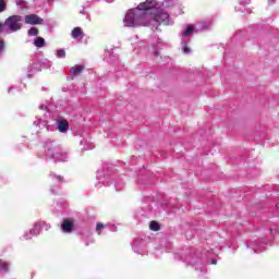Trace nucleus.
Listing matches in <instances>:
<instances>
[{
    "mask_svg": "<svg viewBox=\"0 0 279 279\" xmlns=\"http://www.w3.org/2000/svg\"><path fill=\"white\" fill-rule=\"evenodd\" d=\"M125 27H149V20L145 12L137 9L130 10L123 20Z\"/></svg>",
    "mask_w": 279,
    "mask_h": 279,
    "instance_id": "obj_1",
    "label": "nucleus"
},
{
    "mask_svg": "<svg viewBox=\"0 0 279 279\" xmlns=\"http://www.w3.org/2000/svg\"><path fill=\"white\" fill-rule=\"evenodd\" d=\"M171 19L169 13L160 10L150 14V21H148V27H151L153 32H161L159 29L160 25L167 26L170 25Z\"/></svg>",
    "mask_w": 279,
    "mask_h": 279,
    "instance_id": "obj_2",
    "label": "nucleus"
},
{
    "mask_svg": "<svg viewBox=\"0 0 279 279\" xmlns=\"http://www.w3.org/2000/svg\"><path fill=\"white\" fill-rule=\"evenodd\" d=\"M22 21L23 17L21 15H11L5 20L4 25L10 32H19L23 27Z\"/></svg>",
    "mask_w": 279,
    "mask_h": 279,
    "instance_id": "obj_3",
    "label": "nucleus"
},
{
    "mask_svg": "<svg viewBox=\"0 0 279 279\" xmlns=\"http://www.w3.org/2000/svg\"><path fill=\"white\" fill-rule=\"evenodd\" d=\"M157 5V2L156 0H146L145 2H141L138 5H137V10L140 12H144V14L147 16V13L148 10H154V8H156Z\"/></svg>",
    "mask_w": 279,
    "mask_h": 279,
    "instance_id": "obj_4",
    "label": "nucleus"
},
{
    "mask_svg": "<svg viewBox=\"0 0 279 279\" xmlns=\"http://www.w3.org/2000/svg\"><path fill=\"white\" fill-rule=\"evenodd\" d=\"M26 25H43L44 20L43 17L36 14H28L24 17Z\"/></svg>",
    "mask_w": 279,
    "mask_h": 279,
    "instance_id": "obj_5",
    "label": "nucleus"
},
{
    "mask_svg": "<svg viewBox=\"0 0 279 279\" xmlns=\"http://www.w3.org/2000/svg\"><path fill=\"white\" fill-rule=\"evenodd\" d=\"M61 230L66 234H71V232H73V221L64 219L61 225Z\"/></svg>",
    "mask_w": 279,
    "mask_h": 279,
    "instance_id": "obj_6",
    "label": "nucleus"
},
{
    "mask_svg": "<svg viewBox=\"0 0 279 279\" xmlns=\"http://www.w3.org/2000/svg\"><path fill=\"white\" fill-rule=\"evenodd\" d=\"M84 69H85L84 65L76 64L70 69V75H72V77H77L82 75V73L84 72Z\"/></svg>",
    "mask_w": 279,
    "mask_h": 279,
    "instance_id": "obj_7",
    "label": "nucleus"
},
{
    "mask_svg": "<svg viewBox=\"0 0 279 279\" xmlns=\"http://www.w3.org/2000/svg\"><path fill=\"white\" fill-rule=\"evenodd\" d=\"M58 130L62 134L69 132V121H66V120H59V122H58Z\"/></svg>",
    "mask_w": 279,
    "mask_h": 279,
    "instance_id": "obj_8",
    "label": "nucleus"
},
{
    "mask_svg": "<svg viewBox=\"0 0 279 279\" xmlns=\"http://www.w3.org/2000/svg\"><path fill=\"white\" fill-rule=\"evenodd\" d=\"M72 38L77 40V38H84V31H82V27H74L71 33Z\"/></svg>",
    "mask_w": 279,
    "mask_h": 279,
    "instance_id": "obj_9",
    "label": "nucleus"
},
{
    "mask_svg": "<svg viewBox=\"0 0 279 279\" xmlns=\"http://www.w3.org/2000/svg\"><path fill=\"white\" fill-rule=\"evenodd\" d=\"M149 230H153V232H158L160 230V223L155 220L150 221Z\"/></svg>",
    "mask_w": 279,
    "mask_h": 279,
    "instance_id": "obj_10",
    "label": "nucleus"
},
{
    "mask_svg": "<svg viewBox=\"0 0 279 279\" xmlns=\"http://www.w3.org/2000/svg\"><path fill=\"white\" fill-rule=\"evenodd\" d=\"M34 45L35 47H45V38L43 37H36L35 40H34Z\"/></svg>",
    "mask_w": 279,
    "mask_h": 279,
    "instance_id": "obj_11",
    "label": "nucleus"
},
{
    "mask_svg": "<svg viewBox=\"0 0 279 279\" xmlns=\"http://www.w3.org/2000/svg\"><path fill=\"white\" fill-rule=\"evenodd\" d=\"M194 31H195V28H194L193 26L189 25V26L186 27V29L183 32L184 38H189V36H190L191 34H193Z\"/></svg>",
    "mask_w": 279,
    "mask_h": 279,
    "instance_id": "obj_12",
    "label": "nucleus"
},
{
    "mask_svg": "<svg viewBox=\"0 0 279 279\" xmlns=\"http://www.w3.org/2000/svg\"><path fill=\"white\" fill-rule=\"evenodd\" d=\"M0 269L2 271H9L10 270V264H8V262L0 260Z\"/></svg>",
    "mask_w": 279,
    "mask_h": 279,
    "instance_id": "obj_13",
    "label": "nucleus"
},
{
    "mask_svg": "<svg viewBox=\"0 0 279 279\" xmlns=\"http://www.w3.org/2000/svg\"><path fill=\"white\" fill-rule=\"evenodd\" d=\"M104 228H106V226L104 223H101V222H98L96 225V232H97V234L101 235V231L104 230Z\"/></svg>",
    "mask_w": 279,
    "mask_h": 279,
    "instance_id": "obj_14",
    "label": "nucleus"
},
{
    "mask_svg": "<svg viewBox=\"0 0 279 279\" xmlns=\"http://www.w3.org/2000/svg\"><path fill=\"white\" fill-rule=\"evenodd\" d=\"M28 36H38V28H36V27L29 28Z\"/></svg>",
    "mask_w": 279,
    "mask_h": 279,
    "instance_id": "obj_15",
    "label": "nucleus"
},
{
    "mask_svg": "<svg viewBox=\"0 0 279 279\" xmlns=\"http://www.w3.org/2000/svg\"><path fill=\"white\" fill-rule=\"evenodd\" d=\"M65 53L66 52L64 51V49L58 50L57 51V58H64Z\"/></svg>",
    "mask_w": 279,
    "mask_h": 279,
    "instance_id": "obj_16",
    "label": "nucleus"
},
{
    "mask_svg": "<svg viewBox=\"0 0 279 279\" xmlns=\"http://www.w3.org/2000/svg\"><path fill=\"white\" fill-rule=\"evenodd\" d=\"M4 10H5V1L0 0V13L4 12Z\"/></svg>",
    "mask_w": 279,
    "mask_h": 279,
    "instance_id": "obj_17",
    "label": "nucleus"
},
{
    "mask_svg": "<svg viewBox=\"0 0 279 279\" xmlns=\"http://www.w3.org/2000/svg\"><path fill=\"white\" fill-rule=\"evenodd\" d=\"M183 53H191V48L186 44L183 46Z\"/></svg>",
    "mask_w": 279,
    "mask_h": 279,
    "instance_id": "obj_18",
    "label": "nucleus"
},
{
    "mask_svg": "<svg viewBox=\"0 0 279 279\" xmlns=\"http://www.w3.org/2000/svg\"><path fill=\"white\" fill-rule=\"evenodd\" d=\"M4 48H5V43L3 40H0V53L3 52Z\"/></svg>",
    "mask_w": 279,
    "mask_h": 279,
    "instance_id": "obj_19",
    "label": "nucleus"
},
{
    "mask_svg": "<svg viewBox=\"0 0 279 279\" xmlns=\"http://www.w3.org/2000/svg\"><path fill=\"white\" fill-rule=\"evenodd\" d=\"M3 33V24L0 23V34Z\"/></svg>",
    "mask_w": 279,
    "mask_h": 279,
    "instance_id": "obj_20",
    "label": "nucleus"
},
{
    "mask_svg": "<svg viewBox=\"0 0 279 279\" xmlns=\"http://www.w3.org/2000/svg\"><path fill=\"white\" fill-rule=\"evenodd\" d=\"M269 4L276 3V0H268Z\"/></svg>",
    "mask_w": 279,
    "mask_h": 279,
    "instance_id": "obj_21",
    "label": "nucleus"
},
{
    "mask_svg": "<svg viewBox=\"0 0 279 279\" xmlns=\"http://www.w3.org/2000/svg\"><path fill=\"white\" fill-rule=\"evenodd\" d=\"M211 265H217V259H213Z\"/></svg>",
    "mask_w": 279,
    "mask_h": 279,
    "instance_id": "obj_22",
    "label": "nucleus"
}]
</instances>
